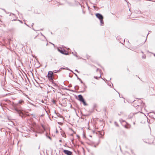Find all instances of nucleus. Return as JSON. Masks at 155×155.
<instances>
[{"label":"nucleus","mask_w":155,"mask_h":155,"mask_svg":"<svg viewBox=\"0 0 155 155\" xmlns=\"http://www.w3.org/2000/svg\"><path fill=\"white\" fill-rule=\"evenodd\" d=\"M96 16L97 18H98L100 20L103 19V16L99 13H97L96 14Z\"/></svg>","instance_id":"obj_5"},{"label":"nucleus","mask_w":155,"mask_h":155,"mask_svg":"<svg viewBox=\"0 0 155 155\" xmlns=\"http://www.w3.org/2000/svg\"><path fill=\"white\" fill-rule=\"evenodd\" d=\"M78 97L79 98V100L80 101L82 102L84 105H87L86 102L82 96L81 95H79L78 96Z\"/></svg>","instance_id":"obj_3"},{"label":"nucleus","mask_w":155,"mask_h":155,"mask_svg":"<svg viewBox=\"0 0 155 155\" xmlns=\"http://www.w3.org/2000/svg\"><path fill=\"white\" fill-rule=\"evenodd\" d=\"M44 41V42L45 43V44H46V45H47V41L46 40H44V41Z\"/></svg>","instance_id":"obj_11"},{"label":"nucleus","mask_w":155,"mask_h":155,"mask_svg":"<svg viewBox=\"0 0 155 155\" xmlns=\"http://www.w3.org/2000/svg\"><path fill=\"white\" fill-rule=\"evenodd\" d=\"M58 51L61 53L64 54L65 55H68V53L65 50H60L59 49Z\"/></svg>","instance_id":"obj_7"},{"label":"nucleus","mask_w":155,"mask_h":155,"mask_svg":"<svg viewBox=\"0 0 155 155\" xmlns=\"http://www.w3.org/2000/svg\"><path fill=\"white\" fill-rule=\"evenodd\" d=\"M97 72H99V74L97 75V76H96L95 77V78H96L98 79L99 78H100L101 77V71L100 70H99L98 69H97Z\"/></svg>","instance_id":"obj_6"},{"label":"nucleus","mask_w":155,"mask_h":155,"mask_svg":"<svg viewBox=\"0 0 155 155\" xmlns=\"http://www.w3.org/2000/svg\"><path fill=\"white\" fill-rule=\"evenodd\" d=\"M15 110L18 113L20 114V116L22 115L23 114V113L21 110H18L16 108L15 109Z\"/></svg>","instance_id":"obj_8"},{"label":"nucleus","mask_w":155,"mask_h":155,"mask_svg":"<svg viewBox=\"0 0 155 155\" xmlns=\"http://www.w3.org/2000/svg\"><path fill=\"white\" fill-rule=\"evenodd\" d=\"M47 77L49 80L52 82L53 81L54 79V74L52 71H49L47 75Z\"/></svg>","instance_id":"obj_2"},{"label":"nucleus","mask_w":155,"mask_h":155,"mask_svg":"<svg viewBox=\"0 0 155 155\" xmlns=\"http://www.w3.org/2000/svg\"><path fill=\"white\" fill-rule=\"evenodd\" d=\"M86 57L87 59H89L91 58V56L89 55H87L86 56Z\"/></svg>","instance_id":"obj_10"},{"label":"nucleus","mask_w":155,"mask_h":155,"mask_svg":"<svg viewBox=\"0 0 155 155\" xmlns=\"http://www.w3.org/2000/svg\"><path fill=\"white\" fill-rule=\"evenodd\" d=\"M24 103V101L23 100H19L18 101V104H22Z\"/></svg>","instance_id":"obj_9"},{"label":"nucleus","mask_w":155,"mask_h":155,"mask_svg":"<svg viewBox=\"0 0 155 155\" xmlns=\"http://www.w3.org/2000/svg\"><path fill=\"white\" fill-rule=\"evenodd\" d=\"M137 102V101H134V103H136Z\"/></svg>","instance_id":"obj_13"},{"label":"nucleus","mask_w":155,"mask_h":155,"mask_svg":"<svg viewBox=\"0 0 155 155\" xmlns=\"http://www.w3.org/2000/svg\"><path fill=\"white\" fill-rule=\"evenodd\" d=\"M31 38L33 39L37 38L38 39L43 38V37L42 35H38L36 31L32 33L31 34Z\"/></svg>","instance_id":"obj_1"},{"label":"nucleus","mask_w":155,"mask_h":155,"mask_svg":"<svg viewBox=\"0 0 155 155\" xmlns=\"http://www.w3.org/2000/svg\"><path fill=\"white\" fill-rule=\"evenodd\" d=\"M100 22L101 24L103 23V19H102V20H100Z\"/></svg>","instance_id":"obj_12"},{"label":"nucleus","mask_w":155,"mask_h":155,"mask_svg":"<svg viewBox=\"0 0 155 155\" xmlns=\"http://www.w3.org/2000/svg\"><path fill=\"white\" fill-rule=\"evenodd\" d=\"M63 152L67 155H72V153L71 151L67 150H63Z\"/></svg>","instance_id":"obj_4"}]
</instances>
